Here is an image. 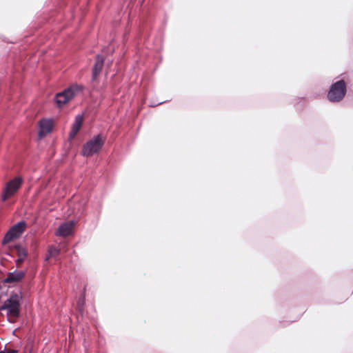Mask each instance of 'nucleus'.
Listing matches in <instances>:
<instances>
[{
  "instance_id": "obj_1",
  "label": "nucleus",
  "mask_w": 353,
  "mask_h": 353,
  "mask_svg": "<svg viewBox=\"0 0 353 353\" xmlns=\"http://www.w3.org/2000/svg\"><path fill=\"white\" fill-rule=\"evenodd\" d=\"M22 296L20 294H12L0 307L1 310L7 311V317L10 322H14L19 316Z\"/></svg>"
},
{
  "instance_id": "obj_2",
  "label": "nucleus",
  "mask_w": 353,
  "mask_h": 353,
  "mask_svg": "<svg viewBox=\"0 0 353 353\" xmlns=\"http://www.w3.org/2000/svg\"><path fill=\"white\" fill-rule=\"evenodd\" d=\"M83 87L74 84L61 92L57 93L55 96V102L61 108L81 92Z\"/></svg>"
},
{
  "instance_id": "obj_3",
  "label": "nucleus",
  "mask_w": 353,
  "mask_h": 353,
  "mask_svg": "<svg viewBox=\"0 0 353 353\" xmlns=\"http://www.w3.org/2000/svg\"><path fill=\"white\" fill-rule=\"evenodd\" d=\"M105 142V138L98 134L88 141L83 148L82 154L85 157H90L97 153L102 148Z\"/></svg>"
},
{
  "instance_id": "obj_4",
  "label": "nucleus",
  "mask_w": 353,
  "mask_h": 353,
  "mask_svg": "<svg viewBox=\"0 0 353 353\" xmlns=\"http://www.w3.org/2000/svg\"><path fill=\"white\" fill-rule=\"evenodd\" d=\"M22 182L21 177H16L8 182L2 191L1 200L6 201L13 196L21 186Z\"/></svg>"
},
{
  "instance_id": "obj_5",
  "label": "nucleus",
  "mask_w": 353,
  "mask_h": 353,
  "mask_svg": "<svg viewBox=\"0 0 353 353\" xmlns=\"http://www.w3.org/2000/svg\"><path fill=\"white\" fill-rule=\"evenodd\" d=\"M346 92V86L344 81L341 80L333 84L327 94L328 99L335 102L341 100Z\"/></svg>"
},
{
  "instance_id": "obj_6",
  "label": "nucleus",
  "mask_w": 353,
  "mask_h": 353,
  "mask_svg": "<svg viewBox=\"0 0 353 353\" xmlns=\"http://www.w3.org/2000/svg\"><path fill=\"white\" fill-rule=\"evenodd\" d=\"M26 229V223L21 221L13 225L6 233L3 240V243H7L21 236Z\"/></svg>"
},
{
  "instance_id": "obj_7",
  "label": "nucleus",
  "mask_w": 353,
  "mask_h": 353,
  "mask_svg": "<svg viewBox=\"0 0 353 353\" xmlns=\"http://www.w3.org/2000/svg\"><path fill=\"white\" fill-rule=\"evenodd\" d=\"M54 121L50 118H43L39 121L38 136L40 139L46 137L52 131Z\"/></svg>"
},
{
  "instance_id": "obj_8",
  "label": "nucleus",
  "mask_w": 353,
  "mask_h": 353,
  "mask_svg": "<svg viewBox=\"0 0 353 353\" xmlns=\"http://www.w3.org/2000/svg\"><path fill=\"white\" fill-rule=\"evenodd\" d=\"M74 223L69 221L61 224L56 232V235L60 236H66L71 234L73 232Z\"/></svg>"
},
{
  "instance_id": "obj_9",
  "label": "nucleus",
  "mask_w": 353,
  "mask_h": 353,
  "mask_svg": "<svg viewBox=\"0 0 353 353\" xmlns=\"http://www.w3.org/2000/svg\"><path fill=\"white\" fill-rule=\"evenodd\" d=\"M83 117L82 114H78L75 117L74 122L72 124L71 131L70 132V139H73L79 130H80L83 123Z\"/></svg>"
},
{
  "instance_id": "obj_10",
  "label": "nucleus",
  "mask_w": 353,
  "mask_h": 353,
  "mask_svg": "<svg viewBox=\"0 0 353 353\" xmlns=\"http://www.w3.org/2000/svg\"><path fill=\"white\" fill-rule=\"evenodd\" d=\"M24 272L22 271H15L9 273L6 279H4L5 283H13L21 281L24 277Z\"/></svg>"
},
{
  "instance_id": "obj_11",
  "label": "nucleus",
  "mask_w": 353,
  "mask_h": 353,
  "mask_svg": "<svg viewBox=\"0 0 353 353\" xmlns=\"http://www.w3.org/2000/svg\"><path fill=\"white\" fill-rule=\"evenodd\" d=\"M14 250L18 256V259L16 261V263L17 266H19L20 264H21L26 259L28 254L27 251L25 248L19 245H15Z\"/></svg>"
},
{
  "instance_id": "obj_12",
  "label": "nucleus",
  "mask_w": 353,
  "mask_h": 353,
  "mask_svg": "<svg viewBox=\"0 0 353 353\" xmlns=\"http://www.w3.org/2000/svg\"><path fill=\"white\" fill-rule=\"evenodd\" d=\"M103 65V59L102 57L98 55L97 57L96 63L92 70V79L95 80L98 74L101 72Z\"/></svg>"
},
{
  "instance_id": "obj_13",
  "label": "nucleus",
  "mask_w": 353,
  "mask_h": 353,
  "mask_svg": "<svg viewBox=\"0 0 353 353\" xmlns=\"http://www.w3.org/2000/svg\"><path fill=\"white\" fill-rule=\"evenodd\" d=\"M60 253V250L58 248H56L54 246H50L48 251V254L46 256V260H48L51 257H54L59 255Z\"/></svg>"
},
{
  "instance_id": "obj_14",
  "label": "nucleus",
  "mask_w": 353,
  "mask_h": 353,
  "mask_svg": "<svg viewBox=\"0 0 353 353\" xmlns=\"http://www.w3.org/2000/svg\"><path fill=\"white\" fill-rule=\"evenodd\" d=\"M0 353H17L16 350H6V351H0Z\"/></svg>"
},
{
  "instance_id": "obj_15",
  "label": "nucleus",
  "mask_w": 353,
  "mask_h": 353,
  "mask_svg": "<svg viewBox=\"0 0 353 353\" xmlns=\"http://www.w3.org/2000/svg\"><path fill=\"white\" fill-rule=\"evenodd\" d=\"M83 304V298L82 299V300H79V301L78 303V307H79V310L81 309Z\"/></svg>"
}]
</instances>
